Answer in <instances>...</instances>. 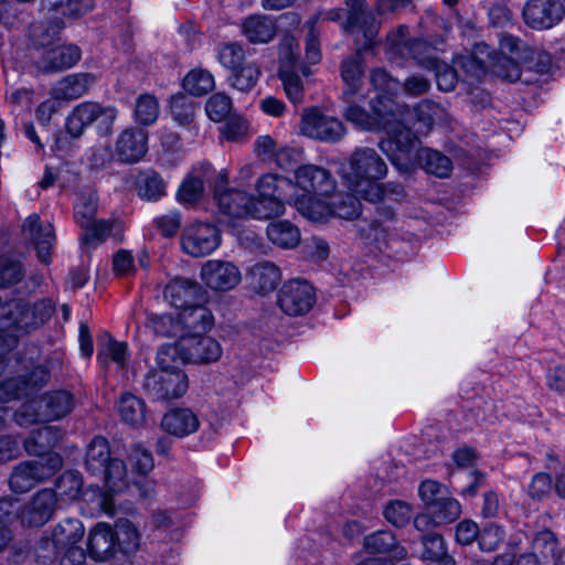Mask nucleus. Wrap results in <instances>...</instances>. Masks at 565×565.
Masks as SVG:
<instances>
[{
	"label": "nucleus",
	"mask_w": 565,
	"mask_h": 565,
	"mask_svg": "<svg viewBox=\"0 0 565 565\" xmlns=\"http://www.w3.org/2000/svg\"><path fill=\"white\" fill-rule=\"evenodd\" d=\"M228 172L222 169L214 181V200L222 214L233 218H254V196L246 191L230 189Z\"/></svg>",
	"instance_id": "obj_11"
},
{
	"label": "nucleus",
	"mask_w": 565,
	"mask_h": 565,
	"mask_svg": "<svg viewBox=\"0 0 565 565\" xmlns=\"http://www.w3.org/2000/svg\"><path fill=\"white\" fill-rule=\"evenodd\" d=\"M128 462L131 469L139 476L148 475L154 466L151 452L139 444L131 447Z\"/></svg>",
	"instance_id": "obj_59"
},
{
	"label": "nucleus",
	"mask_w": 565,
	"mask_h": 565,
	"mask_svg": "<svg viewBox=\"0 0 565 565\" xmlns=\"http://www.w3.org/2000/svg\"><path fill=\"white\" fill-rule=\"evenodd\" d=\"M231 72V85L242 92L250 90L260 75L258 66L254 63L243 64Z\"/></svg>",
	"instance_id": "obj_54"
},
{
	"label": "nucleus",
	"mask_w": 565,
	"mask_h": 565,
	"mask_svg": "<svg viewBox=\"0 0 565 565\" xmlns=\"http://www.w3.org/2000/svg\"><path fill=\"white\" fill-rule=\"evenodd\" d=\"M449 493L445 484L431 479L424 480L418 487V495L428 510Z\"/></svg>",
	"instance_id": "obj_60"
},
{
	"label": "nucleus",
	"mask_w": 565,
	"mask_h": 565,
	"mask_svg": "<svg viewBox=\"0 0 565 565\" xmlns=\"http://www.w3.org/2000/svg\"><path fill=\"white\" fill-rule=\"evenodd\" d=\"M74 407L73 395L65 390H57L40 398L25 402L15 413L19 426H30L40 422L56 420L68 415Z\"/></svg>",
	"instance_id": "obj_7"
},
{
	"label": "nucleus",
	"mask_w": 565,
	"mask_h": 565,
	"mask_svg": "<svg viewBox=\"0 0 565 565\" xmlns=\"http://www.w3.org/2000/svg\"><path fill=\"white\" fill-rule=\"evenodd\" d=\"M203 191L202 178L191 174L179 186L177 199L182 204H194L202 198Z\"/></svg>",
	"instance_id": "obj_58"
},
{
	"label": "nucleus",
	"mask_w": 565,
	"mask_h": 565,
	"mask_svg": "<svg viewBox=\"0 0 565 565\" xmlns=\"http://www.w3.org/2000/svg\"><path fill=\"white\" fill-rule=\"evenodd\" d=\"M111 527L117 555L130 556L138 552L141 534L130 520L119 519Z\"/></svg>",
	"instance_id": "obj_32"
},
{
	"label": "nucleus",
	"mask_w": 565,
	"mask_h": 565,
	"mask_svg": "<svg viewBox=\"0 0 565 565\" xmlns=\"http://www.w3.org/2000/svg\"><path fill=\"white\" fill-rule=\"evenodd\" d=\"M413 514L412 507L401 500L391 501L384 509V516L395 526L405 525Z\"/></svg>",
	"instance_id": "obj_63"
},
{
	"label": "nucleus",
	"mask_w": 565,
	"mask_h": 565,
	"mask_svg": "<svg viewBox=\"0 0 565 565\" xmlns=\"http://www.w3.org/2000/svg\"><path fill=\"white\" fill-rule=\"evenodd\" d=\"M159 103L154 96L143 94L136 99L134 116L139 125L149 126L154 124L159 117Z\"/></svg>",
	"instance_id": "obj_52"
},
{
	"label": "nucleus",
	"mask_w": 565,
	"mask_h": 565,
	"mask_svg": "<svg viewBox=\"0 0 565 565\" xmlns=\"http://www.w3.org/2000/svg\"><path fill=\"white\" fill-rule=\"evenodd\" d=\"M222 231L212 222H194L183 230L182 247H218Z\"/></svg>",
	"instance_id": "obj_29"
},
{
	"label": "nucleus",
	"mask_w": 565,
	"mask_h": 565,
	"mask_svg": "<svg viewBox=\"0 0 565 565\" xmlns=\"http://www.w3.org/2000/svg\"><path fill=\"white\" fill-rule=\"evenodd\" d=\"M217 60L222 66L233 71L244 64L245 51L238 43H227L220 49Z\"/></svg>",
	"instance_id": "obj_61"
},
{
	"label": "nucleus",
	"mask_w": 565,
	"mask_h": 565,
	"mask_svg": "<svg viewBox=\"0 0 565 565\" xmlns=\"http://www.w3.org/2000/svg\"><path fill=\"white\" fill-rule=\"evenodd\" d=\"M200 291V286L186 278L171 280L164 289V298L177 309L183 310L192 305Z\"/></svg>",
	"instance_id": "obj_35"
},
{
	"label": "nucleus",
	"mask_w": 565,
	"mask_h": 565,
	"mask_svg": "<svg viewBox=\"0 0 565 565\" xmlns=\"http://www.w3.org/2000/svg\"><path fill=\"white\" fill-rule=\"evenodd\" d=\"M52 309L45 303L30 306L20 300L0 303V403L30 395L41 388L50 379L47 370L41 365L30 372L23 367L15 369L19 362L7 358L8 352L15 345V331L29 332L51 317Z\"/></svg>",
	"instance_id": "obj_1"
},
{
	"label": "nucleus",
	"mask_w": 565,
	"mask_h": 565,
	"mask_svg": "<svg viewBox=\"0 0 565 565\" xmlns=\"http://www.w3.org/2000/svg\"><path fill=\"white\" fill-rule=\"evenodd\" d=\"M200 420L190 408H173L161 419V428L169 435L183 438L198 431Z\"/></svg>",
	"instance_id": "obj_30"
},
{
	"label": "nucleus",
	"mask_w": 565,
	"mask_h": 565,
	"mask_svg": "<svg viewBox=\"0 0 565 565\" xmlns=\"http://www.w3.org/2000/svg\"><path fill=\"white\" fill-rule=\"evenodd\" d=\"M128 348L125 342L116 341L110 334L105 333L98 341L97 359L103 365L114 362L118 367H124L127 362Z\"/></svg>",
	"instance_id": "obj_41"
},
{
	"label": "nucleus",
	"mask_w": 565,
	"mask_h": 565,
	"mask_svg": "<svg viewBox=\"0 0 565 565\" xmlns=\"http://www.w3.org/2000/svg\"><path fill=\"white\" fill-rule=\"evenodd\" d=\"M300 130L309 138L330 142L340 140L344 135V127L339 119L316 109H309L303 114Z\"/></svg>",
	"instance_id": "obj_18"
},
{
	"label": "nucleus",
	"mask_w": 565,
	"mask_h": 565,
	"mask_svg": "<svg viewBox=\"0 0 565 565\" xmlns=\"http://www.w3.org/2000/svg\"><path fill=\"white\" fill-rule=\"evenodd\" d=\"M243 35L253 44H264L273 40L276 34L275 22L266 15L255 14L243 20Z\"/></svg>",
	"instance_id": "obj_34"
},
{
	"label": "nucleus",
	"mask_w": 565,
	"mask_h": 565,
	"mask_svg": "<svg viewBox=\"0 0 565 565\" xmlns=\"http://www.w3.org/2000/svg\"><path fill=\"white\" fill-rule=\"evenodd\" d=\"M424 552L422 558L438 563V565H455V561L447 554L443 536L437 533H427L422 537Z\"/></svg>",
	"instance_id": "obj_46"
},
{
	"label": "nucleus",
	"mask_w": 565,
	"mask_h": 565,
	"mask_svg": "<svg viewBox=\"0 0 565 565\" xmlns=\"http://www.w3.org/2000/svg\"><path fill=\"white\" fill-rule=\"evenodd\" d=\"M85 466L92 475L103 476L106 487L113 492H122L130 484L125 463L110 459L108 441L103 437H95L88 445Z\"/></svg>",
	"instance_id": "obj_8"
},
{
	"label": "nucleus",
	"mask_w": 565,
	"mask_h": 565,
	"mask_svg": "<svg viewBox=\"0 0 565 565\" xmlns=\"http://www.w3.org/2000/svg\"><path fill=\"white\" fill-rule=\"evenodd\" d=\"M361 97H363V95L359 93V95L352 96L350 100L344 98L345 103L348 104V107L344 111L347 120L364 130L382 128L386 131L387 135L385 139L392 138L394 130L396 131L398 128L405 127L399 120L395 118L394 114H391V107H388L386 104H383L381 99L371 102L373 114H369L362 109L359 105L355 104L356 98Z\"/></svg>",
	"instance_id": "obj_10"
},
{
	"label": "nucleus",
	"mask_w": 565,
	"mask_h": 565,
	"mask_svg": "<svg viewBox=\"0 0 565 565\" xmlns=\"http://www.w3.org/2000/svg\"><path fill=\"white\" fill-rule=\"evenodd\" d=\"M350 9L347 21V30L364 38L363 50H369L374 45L379 26L374 18L364 10V0H344Z\"/></svg>",
	"instance_id": "obj_22"
},
{
	"label": "nucleus",
	"mask_w": 565,
	"mask_h": 565,
	"mask_svg": "<svg viewBox=\"0 0 565 565\" xmlns=\"http://www.w3.org/2000/svg\"><path fill=\"white\" fill-rule=\"evenodd\" d=\"M437 525L455 522L461 515L460 502L449 493L429 509Z\"/></svg>",
	"instance_id": "obj_51"
},
{
	"label": "nucleus",
	"mask_w": 565,
	"mask_h": 565,
	"mask_svg": "<svg viewBox=\"0 0 565 565\" xmlns=\"http://www.w3.org/2000/svg\"><path fill=\"white\" fill-rule=\"evenodd\" d=\"M41 12L42 19L29 26V40L34 47L44 50L55 43L65 22L61 17L49 13L44 2Z\"/></svg>",
	"instance_id": "obj_23"
},
{
	"label": "nucleus",
	"mask_w": 565,
	"mask_h": 565,
	"mask_svg": "<svg viewBox=\"0 0 565 565\" xmlns=\"http://www.w3.org/2000/svg\"><path fill=\"white\" fill-rule=\"evenodd\" d=\"M173 120L180 126L189 125L194 117V103L189 97L178 94L170 102Z\"/></svg>",
	"instance_id": "obj_56"
},
{
	"label": "nucleus",
	"mask_w": 565,
	"mask_h": 565,
	"mask_svg": "<svg viewBox=\"0 0 565 565\" xmlns=\"http://www.w3.org/2000/svg\"><path fill=\"white\" fill-rule=\"evenodd\" d=\"M118 412L121 419L131 426L142 425L146 418V406L143 401L132 394H125L121 396L118 405Z\"/></svg>",
	"instance_id": "obj_48"
},
{
	"label": "nucleus",
	"mask_w": 565,
	"mask_h": 565,
	"mask_svg": "<svg viewBox=\"0 0 565 565\" xmlns=\"http://www.w3.org/2000/svg\"><path fill=\"white\" fill-rule=\"evenodd\" d=\"M499 47L500 53L498 56H513L522 61H529L535 54L533 50L512 35H503L500 39Z\"/></svg>",
	"instance_id": "obj_57"
},
{
	"label": "nucleus",
	"mask_w": 565,
	"mask_h": 565,
	"mask_svg": "<svg viewBox=\"0 0 565 565\" xmlns=\"http://www.w3.org/2000/svg\"><path fill=\"white\" fill-rule=\"evenodd\" d=\"M116 493L117 492H113L108 487L107 490L104 491L97 486H88L86 489H83L79 499L87 509L88 514L98 515L105 513L113 515L115 513L114 494Z\"/></svg>",
	"instance_id": "obj_33"
},
{
	"label": "nucleus",
	"mask_w": 565,
	"mask_h": 565,
	"mask_svg": "<svg viewBox=\"0 0 565 565\" xmlns=\"http://www.w3.org/2000/svg\"><path fill=\"white\" fill-rule=\"evenodd\" d=\"M179 319L186 329V334H203L211 330L214 323L210 309L193 303L180 311Z\"/></svg>",
	"instance_id": "obj_37"
},
{
	"label": "nucleus",
	"mask_w": 565,
	"mask_h": 565,
	"mask_svg": "<svg viewBox=\"0 0 565 565\" xmlns=\"http://www.w3.org/2000/svg\"><path fill=\"white\" fill-rule=\"evenodd\" d=\"M87 553L96 562H106L116 554L113 527L106 522H99L89 530L87 536Z\"/></svg>",
	"instance_id": "obj_27"
},
{
	"label": "nucleus",
	"mask_w": 565,
	"mask_h": 565,
	"mask_svg": "<svg viewBox=\"0 0 565 565\" xmlns=\"http://www.w3.org/2000/svg\"><path fill=\"white\" fill-rule=\"evenodd\" d=\"M343 183L362 199L381 203L377 212L381 217L392 221L395 211L388 203H399L405 198L404 188L394 182L379 183L387 174V166L372 148L355 149L339 168Z\"/></svg>",
	"instance_id": "obj_3"
},
{
	"label": "nucleus",
	"mask_w": 565,
	"mask_h": 565,
	"mask_svg": "<svg viewBox=\"0 0 565 565\" xmlns=\"http://www.w3.org/2000/svg\"><path fill=\"white\" fill-rule=\"evenodd\" d=\"M524 22L535 30H547L558 24L565 14L559 0H529L523 7Z\"/></svg>",
	"instance_id": "obj_16"
},
{
	"label": "nucleus",
	"mask_w": 565,
	"mask_h": 565,
	"mask_svg": "<svg viewBox=\"0 0 565 565\" xmlns=\"http://www.w3.org/2000/svg\"><path fill=\"white\" fill-rule=\"evenodd\" d=\"M379 146L402 172H408L418 162L428 173L438 178H447L451 173L450 159L437 150L420 148V141L407 127L394 130L393 137L382 139Z\"/></svg>",
	"instance_id": "obj_4"
},
{
	"label": "nucleus",
	"mask_w": 565,
	"mask_h": 565,
	"mask_svg": "<svg viewBox=\"0 0 565 565\" xmlns=\"http://www.w3.org/2000/svg\"><path fill=\"white\" fill-rule=\"evenodd\" d=\"M282 181L281 178L271 173L264 174L256 181L254 218L265 220L285 213V203L279 193V185Z\"/></svg>",
	"instance_id": "obj_14"
},
{
	"label": "nucleus",
	"mask_w": 565,
	"mask_h": 565,
	"mask_svg": "<svg viewBox=\"0 0 565 565\" xmlns=\"http://www.w3.org/2000/svg\"><path fill=\"white\" fill-rule=\"evenodd\" d=\"M114 106L83 102L75 106L66 118V130L72 137H79L86 127L95 124L99 135H109L117 118Z\"/></svg>",
	"instance_id": "obj_9"
},
{
	"label": "nucleus",
	"mask_w": 565,
	"mask_h": 565,
	"mask_svg": "<svg viewBox=\"0 0 565 565\" xmlns=\"http://www.w3.org/2000/svg\"><path fill=\"white\" fill-rule=\"evenodd\" d=\"M62 465L63 460L56 454L50 455L45 462L42 459L21 462L10 476V488L17 493L28 492L36 483L50 478Z\"/></svg>",
	"instance_id": "obj_13"
},
{
	"label": "nucleus",
	"mask_w": 565,
	"mask_h": 565,
	"mask_svg": "<svg viewBox=\"0 0 565 565\" xmlns=\"http://www.w3.org/2000/svg\"><path fill=\"white\" fill-rule=\"evenodd\" d=\"M75 210V221L83 228L84 226H88L93 221H95V215L97 213V195L94 191L89 190L87 192H82L77 196V201L74 206Z\"/></svg>",
	"instance_id": "obj_50"
},
{
	"label": "nucleus",
	"mask_w": 565,
	"mask_h": 565,
	"mask_svg": "<svg viewBox=\"0 0 565 565\" xmlns=\"http://www.w3.org/2000/svg\"><path fill=\"white\" fill-rule=\"evenodd\" d=\"M83 231L81 238L85 244L99 245L108 238L115 245L126 243L124 237L125 226L117 220H95L88 226H84Z\"/></svg>",
	"instance_id": "obj_28"
},
{
	"label": "nucleus",
	"mask_w": 565,
	"mask_h": 565,
	"mask_svg": "<svg viewBox=\"0 0 565 565\" xmlns=\"http://www.w3.org/2000/svg\"><path fill=\"white\" fill-rule=\"evenodd\" d=\"M527 62L513 56H495L492 62V68L499 77L515 82L521 76L522 67H530Z\"/></svg>",
	"instance_id": "obj_53"
},
{
	"label": "nucleus",
	"mask_w": 565,
	"mask_h": 565,
	"mask_svg": "<svg viewBox=\"0 0 565 565\" xmlns=\"http://www.w3.org/2000/svg\"><path fill=\"white\" fill-rule=\"evenodd\" d=\"M215 86L213 75L203 68H194L183 79V88L191 95L202 96Z\"/></svg>",
	"instance_id": "obj_49"
},
{
	"label": "nucleus",
	"mask_w": 565,
	"mask_h": 565,
	"mask_svg": "<svg viewBox=\"0 0 565 565\" xmlns=\"http://www.w3.org/2000/svg\"><path fill=\"white\" fill-rule=\"evenodd\" d=\"M136 186L139 198L146 201H157L166 195V182L156 172L141 173Z\"/></svg>",
	"instance_id": "obj_47"
},
{
	"label": "nucleus",
	"mask_w": 565,
	"mask_h": 565,
	"mask_svg": "<svg viewBox=\"0 0 565 565\" xmlns=\"http://www.w3.org/2000/svg\"><path fill=\"white\" fill-rule=\"evenodd\" d=\"M188 387V376L180 369L152 370L143 380L145 392L154 401L179 398Z\"/></svg>",
	"instance_id": "obj_12"
},
{
	"label": "nucleus",
	"mask_w": 565,
	"mask_h": 565,
	"mask_svg": "<svg viewBox=\"0 0 565 565\" xmlns=\"http://www.w3.org/2000/svg\"><path fill=\"white\" fill-rule=\"evenodd\" d=\"M82 56V51L74 44L55 43L39 53L36 67L46 73L60 72L74 66Z\"/></svg>",
	"instance_id": "obj_20"
},
{
	"label": "nucleus",
	"mask_w": 565,
	"mask_h": 565,
	"mask_svg": "<svg viewBox=\"0 0 565 565\" xmlns=\"http://www.w3.org/2000/svg\"><path fill=\"white\" fill-rule=\"evenodd\" d=\"M408 28L399 25L393 30L386 38V54L388 58L395 57L408 58L413 57L425 66L433 67L435 71L437 87L444 92H450L457 84L456 72L446 63H441L436 58H428L427 62L420 56V50L425 43L420 40H409L407 38Z\"/></svg>",
	"instance_id": "obj_5"
},
{
	"label": "nucleus",
	"mask_w": 565,
	"mask_h": 565,
	"mask_svg": "<svg viewBox=\"0 0 565 565\" xmlns=\"http://www.w3.org/2000/svg\"><path fill=\"white\" fill-rule=\"evenodd\" d=\"M205 111L211 120L215 122L223 121L228 118L232 111V100L227 95L216 93L207 99Z\"/></svg>",
	"instance_id": "obj_55"
},
{
	"label": "nucleus",
	"mask_w": 565,
	"mask_h": 565,
	"mask_svg": "<svg viewBox=\"0 0 565 565\" xmlns=\"http://www.w3.org/2000/svg\"><path fill=\"white\" fill-rule=\"evenodd\" d=\"M84 532V525L79 520L66 519L54 527L51 539L42 540L41 548H52L58 553L68 547H77L76 544L82 540Z\"/></svg>",
	"instance_id": "obj_25"
},
{
	"label": "nucleus",
	"mask_w": 565,
	"mask_h": 565,
	"mask_svg": "<svg viewBox=\"0 0 565 565\" xmlns=\"http://www.w3.org/2000/svg\"><path fill=\"white\" fill-rule=\"evenodd\" d=\"M294 200L298 212L312 222H326L330 217L353 220L362 211L356 196L337 191L331 172L315 164L296 169Z\"/></svg>",
	"instance_id": "obj_2"
},
{
	"label": "nucleus",
	"mask_w": 565,
	"mask_h": 565,
	"mask_svg": "<svg viewBox=\"0 0 565 565\" xmlns=\"http://www.w3.org/2000/svg\"><path fill=\"white\" fill-rule=\"evenodd\" d=\"M503 529L494 523L488 524L479 531L478 542L483 552H493L504 540Z\"/></svg>",
	"instance_id": "obj_64"
},
{
	"label": "nucleus",
	"mask_w": 565,
	"mask_h": 565,
	"mask_svg": "<svg viewBox=\"0 0 565 565\" xmlns=\"http://www.w3.org/2000/svg\"><path fill=\"white\" fill-rule=\"evenodd\" d=\"M148 150V135L139 128H127L117 137L115 154L126 163H136L143 158Z\"/></svg>",
	"instance_id": "obj_24"
},
{
	"label": "nucleus",
	"mask_w": 565,
	"mask_h": 565,
	"mask_svg": "<svg viewBox=\"0 0 565 565\" xmlns=\"http://www.w3.org/2000/svg\"><path fill=\"white\" fill-rule=\"evenodd\" d=\"M201 278L211 289L226 291L238 285L241 273L228 262L209 260L202 266Z\"/></svg>",
	"instance_id": "obj_21"
},
{
	"label": "nucleus",
	"mask_w": 565,
	"mask_h": 565,
	"mask_svg": "<svg viewBox=\"0 0 565 565\" xmlns=\"http://www.w3.org/2000/svg\"><path fill=\"white\" fill-rule=\"evenodd\" d=\"M96 82L90 73H75L57 81L50 90V95L61 102H70L85 95Z\"/></svg>",
	"instance_id": "obj_26"
},
{
	"label": "nucleus",
	"mask_w": 565,
	"mask_h": 565,
	"mask_svg": "<svg viewBox=\"0 0 565 565\" xmlns=\"http://www.w3.org/2000/svg\"><path fill=\"white\" fill-rule=\"evenodd\" d=\"M47 12L70 19H77L90 12L95 6L94 0H43Z\"/></svg>",
	"instance_id": "obj_44"
},
{
	"label": "nucleus",
	"mask_w": 565,
	"mask_h": 565,
	"mask_svg": "<svg viewBox=\"0 0 565 565\" xmlns=\"http://www.w3.org/2000/svg\"><path fill=\"white\" fill-rule=\"evenodd\" d=\"M278 76L287 98L295 105L305 97V79L311 74L310 67L300 61L299 45L295 38L285 36L278 47Z\"/></svg>",
	"instance_id": "obj_6"
},
{
	"label": "nucleus",
	"mask_w": 565,
	"mask_h": 565,
	"mask_svg": "<svg viewBox=\"0 0 565 565\" xmlns=\"http://www.w3.org/2000/svg\"><path fill=\"white\" fill-rule=\"evenodd\" d=\"M57 498L53 489L39 490L32 499L22 507L19 519L22 525L42 526L49 522L57 507Z\"/></svg>",
	"instance_id": "obj_19"
},
{
	"label": "nucleus",
	"mask_w": 565,
	"mask_h": 565,
	"mask_svg": "<svg viewBox=\"0 0 565 565\" xmlns=\"http://www.w3.org/2000/svg\"><path fill=\"white\" fill-rule=\"evenodd\" d=\"M250 288L258 295L273 292L281 280V271L270 262H259L253 265L247 274Z\"/></svg>",
	"instance_id": "obj_31"
},
{
	"label": "nucleus",
	"mask_w": 565,
	"mask_h": 565,
	"mask_svg": "<svg viewBox=\"0 0 565 565\" xmlns=\"http://www.w3.org/2000/svg\"><path fill=\"white\" fill-rule=\"evenodd\" d=\"M364 547L369 553H387L396 559H403L407 555L405 547L396 543L394 534L390 531H377L367 535L364 539Z\"/></svg>",
	"instance_id": "obj_39"
},
{
	"label": "nucleus",
	"mask_w": 565,
	"mask_h": 565,
	"mask_svg": "<svg viewBox=\"0 0 565 565\" xmlns=\"http://www.w3.org/2000/svg\"><path fill=\"white\" fill-rule=\"evenodd\" d=\"M268 241L276 247H297L301 242L299 228L289 221H277L268 224Z\"/></svg>",
	"instance_id": "obj_40"
},
{
	"label": "nucleus",
	"mask_w": 565,
	"mask_h": 565,
	"mask_svg": "<svg viewBox=\"0 0 565 565\" xmlns=\"http://www.w3.org/2000/svg\"><path fill=\"white\" fill-rule=\"evenodd\" d=\"M370 82L373 88L379 93L375 100L381 99L392 108L391 97L401 90V83L392 77L384 68H374L370 75Z\"/></svg>",
	"instance_id": "obj_45"
},
{
	"label": "nucleus",
	"mask_w": 565,
	"mask_h": 565,
	"mask_svg": "<svg viewBox=\"0 0 565 565\" xmlns=\"http://www.w3.org/2000/svg\"><path fill=\"white\" fill-rule=\"evenodd\" d=\"M63 437V433L56 426H43L30 435L24 447L28 454L43 456L53 448Z\"/></svg>",
	"instance_id": "obj_38"
},
{
	"label": "nucleus",
	"mask_w": 565,
	"mask_h": 565,
	"mask_svg": "<svg viewBox=\"0 0 565 565\" xmlns=\"http://www.w3.org/2000/svg\"><path fill=\"white\" fill-rule=\"evenodd\" d=\"M361 50L358 49V52L344 60L341 64V76L345 84V89L343 90V98L350 100L352 96L359 95L362 87V78H363V60L361 55Z\"/></svg>",
	"instance_id": "obj_36"
},
{
	"label": "nucleus",
	"mask_w": 565,
	"mask_h": 565,
	"mask_svg": "<svg viewBox=\"0 0 565 565\" xmlns=\"http://www.w3.org/2000/svg\"><path fill=\"white\" fill-rule=\"evenodd\" d=\"M277 302L286 315L302 316L308 313L316 303V291L307 280L291 279L280 288Z\"/></svg>",
	"instance_id": "obj_15"
},
{
	"label": "nucleus",
	"mask_w": 565,
	"mask_h": 565,
	"mask_svg": "<svg viewBox=\"0 0 565 565\" xmlns=\"http://www.w3.org/2000/svg\"><path fill=\"white\" fill-rule=\"evenodd\" d=\"M179 347L185 361L198 364L214 363L223 353L218 341L204 334H185L179 342Z\"/></svg>",
	"instance_id": "obj_17"
},
{
	"label": "nucleus",
	"mask_w": 565,
	"mask_h": 565,
	"mask_svg": "<svg viewBox=\"0 0 565 565\" xmlns=\"http://www.w3.org/2000/svg\"><path fill=\"white\" fill-rule=\"evenodd\" d=\"M23 232L38 247H52L56 243V236L52 224L41 223L38 214L29 215L23 223Z\"/></svg>",
	"instance_id": "obj_43"
},
{
	"label": "nucleus",
	"mask_w": 565,
	"mask_h": 565,
	"mask_svg": "<svg viewBox=\"0 0 565 565\" xmlns=\"http://www.w3.org/2000/svg\"><path fill=\"white\" fill-rule=\"evenodd\" d=\"M57 502L71 503L78 500L83 492V477L78 471H65L55 483Z\"/></svg>",
	"instance_id": "obj_42"
},
{
	"label": "nucleus",
	"mask_w": 565,
	"mask_h": 565,
	"mask_svg": "<svg viewBox=\"0 0 565 565\" xmlns=\"http://www.w3.org/2000/svg\"><path fill=\"white\" fill-rule=\"evenodd\" d=\"M25 21V13L13 1H0V24L6 29H18Z\"/></svg>",
	"instance_id": "obj_62"
}]
</instances>
